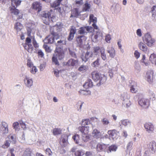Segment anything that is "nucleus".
Wrapping results in <instances>:
<instances>
[{
	"instance_id": "47",
	"label": "nucleus",
	"mask_w": 156,
	"mask_h": 156,
	"mask_svg": "<svg viewBox=\"0 0 156 156\" xmlns=\"http://www.w3.org/2000/svg\"><path fill=\"white\" fill-rule=\"evenodd\" d=\"M101 48L99 47H94V49L93 52L96 55H97L99 53V51L100 52Z\"/></svg>"
},
{
	"instance_id": "5",
	"label": "nucleus",
	"mask_w": 156,
	"mask_h": 156,
	"mask_svg": "<svg viewBox=\"0 0 156 156\" xmlns=\"http://www.w3.org/2000/svg\"><path fill=\"white\" fill-rule=\"evenodd\" d=\"M143 40L144 43L150 47L153 46L155 42V40L152 38L150 34L148 33L144 35L143 37Z\"/></svg>"
},
{
	"instance_id": "49",
	"label": "nucleus",
	"mask_w": 156,
	"mask_h": 156,
	"mask_svg": "<svg viewBox=\"0 0 156 156\" xmlns=\"http://www.w3.org/2000/svg\"><path fill=\"white\" fill-rule=\"evenodd\" d=\"M83 102H82V101H79L77 103L76 106V107L78 108V110H81V107L82 105L83 104Z\"/></svg>"
},
{
	"instance_id": "19",
	"label": "nucleus",
	"mask_w": 156,
	"mask_h": 156,
	"mask_svg": "<svg viewBox=\"0 0 156 156\" xmlns=\"http://www.w3.org/2000/svg\"><path fill=\"white\" fill-rule=\"evenodd\" d=\"M94 35V37L92 38V41L94 42H96L99 39L102 37V34L100 31H96V32L92 34V36Z\"/></svg>"
},
{
	"instance_id": "28",
	"label": "nucleus",
	"mask_w": 156,
	"mask_h": 156,
	"mask_svg": "<svg viewBox=\"0 0 156 156\" xmlns=\"http://www.w3.org/2000/svg\"><path fill=\"white\" fill-rule=\"evenodd\" d=\"M93 86V82L90 79H88L83 85V87L86 88L91 87Z\"/></svg>"
},
{
	"instance_id": "55",
	"label": "nucleus",
	"mask_w": 156,
	"mask_h": 156,
	"mask_svg": "<svg viewBox=\"0 0 156 156\" xmlns=\"http://www.w3.org/2000/svg\"><path fill=\"white\" fill-rule=\"evenodd\" d=\"M130 90L132 93H136L137 91V89L134 88V86H132L130 87Z\"/></svg>"
},
{
	"instance_id": "32",
	"label": "nucleus",
	"mask_w": 156,
	"mask_h": 156,
	"mask_svg": "<svg viewBox=\"0 0 156 156\" xmlns=\"http://www.w3.org/2000/svg\"><path fill=\"white\" fill-rule=\"evenodd\" d=\"M107 52L109 54V55L111 58H114L115 55V51L114 48L112 47L109 50L107 51Z\"/></svg>"
},
{
	"instance_id": "37",
	"label": "nucleus",
	"mask_w": 156,
	"mask_h": 156,
	"mask_svg": "<svg viewBox=\"0 0 156 156\" xmlns=\"http://www.w3.org/2000/svg\"><path fill=\"white\" fill-rule=\"evenodd\" d=\"M79 14L78 9L77 8H74L72 11L71 16L76 17L78 16Z\"/></svg>"
},
{
	"instance_id": "1",
	"label": "nucleus",
	"mask_w": 156,
	"mask_h": 156,
	"mask_svg": "<svg viewBox=\"0 0 156 156\" xmlns=\"http://www.w3.org/2000/svg\"><path fill=\"white\" fill-rule=\"evenodd\" d=\"M60 27L57 25H55L53 27H50V31L52 35L48 36L44 39L45 43L52 44L55 42V39L56 40L59 38V35L56 32V31L58 32L60 31L61 30Z\"/></svg>"
},
{
	"instance_id": "12",
	"label": "nucleus",
	"mask_w": 156,
	"mask_h": 156,
	"mask_svg": "<svg viewBox=\"0 0 156 156\" xmlns=\"http://www.w3.org/2000/svg\"><path fill=\"white\" fill-rule=\"evenodd\" d=\"M59 143L61 146L64 147L67 146L69 144L68 137L67 136H62L60 139Z\"/></svg>"
},
{
	"instance_id": "23",
	"label": "nucleus",
	"mask_w": 156,
	"mask_h": 156,
	"mask_svg": "<svg viewBox=\"0 0 156 156\" xmlns=\"http://www.w3.org/2000/svg\"><path fill=\"white\" fill-rule=\"evenodd\" d=\"M89 127L88 126H82L79 127L78 129L83 134H87L89 132Z\"/></svg>"
},
{
	"instance_id": "41",
	"label": "nucleus",
	"mask_w": 156,
	"mask_h": 156,
	"mask_svg": "<svg viewBox=\"0 0 156 156\" xmlns=\"http://www.w3.org/2000/svg\"><path fill=\"white\" fill-rule=\"evenodd\" d=\"M73 139L76 144H79L80 140L79 136L78 134H76L73 136Z\"/></svg>"
},
{
	"instance_id": "2",
	"label": "nucleus",
	"mask_w": 156,
	"mask_h": 156,
	"mask_svg": "<svg viewBox=\"0 0 156 156\" xmlns=\"http://www.w3.org/2000/svg\"><path fill=\"white\" fill-rule=\"evenodd\" d=\"M41 16L45 18V19L43 20L44 23L46 25H49L50 20L54 22L56 20L55 13L52 10H50L47 12L45 11L42 12Z\"/></svg>"
},
{
	"instance_id": "39",
	"label": "nucleus",
	"mask_w": 156,
	"mask_h": 156,
	"mask_svg": "<svg viewBox=\"0 0 156 156\" xmlns=\"http://www.w3.org/2000/svg\"><path fill=\"white\" fill-rule=\"evenodd\" d=\"M33 66V64L30 63V71L31 73L34 74L37 71V70L36 67Z\"/></svg>"
},
{
	"instance_id": "11",
	"label": "nucleus",
	"mask_w": 156,
	"mask_h": 156,
	"mask_svg": "<svg viewBox=\"0 0 156 156\" xmlns=\"http://www.w3.org/2000/svg\"><path fill=\"white\" fill-rule=\"evenodd\" d=\"M16 7H12L9 8L10 10L11 13H13L15 15H18L17 20L22 19L23 17V14L20 13V11L16 9Z\"/></svg>"
},
{
	"instance_id": "59",
	"label": "nucleus",
	"mask_w": 156,
	"mask_h": 156,
	"mask_svg": "<svg viewBox=\"0 0 156 156\" xmlns=\"http://www.w3.org/2000/svg\"><path fill=\"white\" fill-rule=\"evenodd\" d=\"M105 41L108 43H110V41L111 39V36L109 34H108L105 36Z\"/></svg>"
},
{
	"instance_id": "51",
	"label": "nucleus",
	"mask_w": 156,
	"mask_h": 156,
	"mask_svg": "<svg viewBox=\"0 0 156 156\" xmlns=\"http://www.w3.org/2000/svg\"><path fill=\"white\" fill-rule=\"evenodd\" d=\"M8 137L9 139H10L12 140V142L14 144H15L16 142V136H12L11 134H10L8 136Z\"/></svg>"
},
{
	"instance_id": "15",
	"label": "nucleus",
	"mask_w": 156,
	"mask_h": 156,
	"mask_svg": "<svg viewBox=\"0 0 156 156\" xmlns=\"http://www.w3.org/2000/svg\"><path fill=\"white\" fill-rule=\"evenodd\" d=\"M108 133L109 137L112 138V139H116L119 137V132L115 129L109 130L108 131Z\"/></svg>"
},
{
	"instance_id": "25",
	"label": "nucleus",
	"mask_w": 156,
	"mask_h": 156,
	"mask_svg": "<svg viewBox=\"0 0 156 156\" xmlns=\"http://www.w3.org/2000/svg\"><path fill=\"white\" fill-rule=\"evenodd\" d=\"M63 0H56L52 3L51 4V7L54 8L55 9L58 8L59 6L60 5L62 1Z\"/></svg>"
},
{
	"instance_id": "64",
	"label": "nucleus",
	"mask_w": 156,
	"mask_h": 156,
	"mask_svg": "<svg viewBox=\"0 0 156 156\" xmlns=\"http://www.w3.org/2000/svg\"><path fill=\"white\" fill-rule=\"evenodd\" d=\"M69 53L70 55L73 57H74V58H76V54L73 51H71L70 50L69 51Z\"/></svg>"
},
{
	"instance_id": "53",
	"label": "nucleus",
	"mask_w": 156,
	"mask_h": 156,
	"mask_svg": "<svg viewBox=\"0 0 156 156\" xmlns=\"http://www.w3.org/2000/svg\"><path fill=\"white\" fill-rule=\"evenodd\" d=\"M151 12L152 13V16L156 15V6H153L151 9Z\"/></svg>"
},
{
	"instance_id": "17",
	"label": "nucleus",
	"mask_w": 156,
	"mask_h": 156,
	"mask_svg": "<svg viewBox=\"0 0 156 156\" xmlns=\"http://www.w3.org/2000/svg\"><path fill=\"white\" fill-rule=\"evenodd\" d=\"M154 73L153 70H150L147 71L146 75L147 81L149 83L153 82L154 78Z\"/></svg>"
},
{
	"instance_id": "50",
	"label": "nucleus",
	"mask_w": 156,
	"mask_h": 156,
	"mask_svg": "<svg viewBox=\"0 0 156 156\" xmlns=\"http://www.w3.org/2000/svg\"><path fill=\"white\" fill-rule=\"evenodd\" d=\"M99 59L98 58L95 61L92 63V66L93 67H95L99 65Z\"/></svg>"
},
{
	"instance_id": "27",
	"label": "nucleus",
	"mask_w": 156,
	"mask_h": 156,
	"mask_svg": "<svg viewBox=\"0 0 156 156\" xmlns=\"http://www.w3.org/2000/svg\"><path fill=\"white\" fill-rule=\"evenodd\" d=\"M93 137L96 138H98L101 137V133L100 131L98 129H94L92 133Z\"/></svg>"
},
{
	"instance_id": "56",
	"label": "nucleus",
	"mask_w": 156,
	"mask_h": 156,
	"mask_svg": "<svg viewBox=\"0 0 156 156\" xmlns=\"http://www.w3.org/2000/svg\"><path fill=\"white\" fill-rule=\"evenodd\" d=\"M130 123L129 121L127 119L123 120L122 121V124L125 126L127 125Z\"/></svg>"
},
{
	"instance_id": "26",
	"label": "nucleus",
	"mask_w": 156,
	"mask_h": 156,
	"mask_svg": "<svg viewBox=\"0 0 156 156\" xmlns=\"http://www.w3.org/2000/svg\"><path fill=\"white\" fill-rule=\"evenodd\" d=\"M23 27V25L20 22H17L14 24V28L17 33L20 31Z\"/></svg>"
},
{
	"instance_id": "40",
	"label": "nucleus",
	"mask_w": 156,
	"mask_h": 156,
	"mask_svg": "<svg viewBox=\"0 0 156 156\" xmlns=\"http://www.w3.org/2000/svg\"><path fill=\"white\" fill-rule=\"evenodd\" d=\"M11 141L9 140H6L2 146V147L3 148L5 149L8 148L10 146Z\"/></svg>"
},
{
	"instance_id": "34",
	"label": "nucleus",
	"mask_w": 156,
	"mask_h": 156,
	"mask_svg": "<svg viewBox=\"0 0 156 156\" xmlns=\"http://www.w3.org/2000/svg\"><path fill=\"white\" fill-rule=\"evenodd\" d=\"M149 146L151 150L154 152L156 149V143L153 141L151 142L149 144Z\"/></svg>"
},
{
	"instance_id": "60",
	"label": "nucleus",
	"mask_w": 156,
	"mask_h": 156,
	"mask_svg": "<svg viewBox=\"0 0 156 156\" xmlns=\"http://www.w3.org/2000/svg\"><path fill=\"white\" fill-rule=\"evenodd\" d=\"M140 53L137 50H136L134 53V55L136 58L137 59L139 58Z\"/></svg>"
},
{
	"instance_id": "3",
	"label": "nucleus",
	"mask_w": 156,
	"mask_h": 156,
	"mask_svg": "<svg viewBox=\"0 0 156 156\" xmlns=\"http://www.w3.org/2000/svg\"><path fill=\"white\" fill-rule=\"evenodd\" d=\"M55 53L52 58V62L56 65H59V63L57 60V58L59 60H61L64 57V51L62 48H56Z\"/></svg>"
},
{
	"instance_id": "44",
	"label": "nucleus",
	"mask_w": 156,
	"mask_h": 156,
	"mask_svg": "<svg viewBox=\"0 0 156 156\" xmlns=\"http://www.w3.org/2000/svg\"><path fill=\"white\" fill-rule=\"evenodd\" d=\"M87 66L82 65L78 68V70L80 72H84L87 70Z\"/></svg>"
},
{
	"instance_id": "38",
	"label": "nucleus",
	"mask_w": 156,
	"mask_h": 156,
	"mask_svg": "<svg viewBox=\"0 0 156 156\" xmlns=\"http://www.w3.org/2000/svg\"><path fill=\"white\" fill-rule=\"evenodd\" d=\"M21 2V1L19 0H14L13 2H11V5L13 7H15V5L16 6V7H17L20 4Z\"/></svg>"
},
{
	"instance_id": "46",
	"label": "nucleus",
	"mask_w": 156,
	"mask_h": 156,
	"mask_svg": "<svg viewBox=\"0 0 156 156\" xmlns=\"http://www.w3.org/2000/svg\"><path fill=\"white\" fill-rule=\"evenodd\" d=\"M90 123V121L89 119H86L83 120L82 121V125L84 126L88 125Z\"/></svg>"
},
{
	"instance_id": "63",
	"label": "nucleus",
	"mask_w": 156,
	"mask_h": 156,
	"mask_svg": "<svg viewBox=\"0 0 156 156\" xmlns=\"http://www.w3.org/2000/svg\"><path fill=\"white\" fill-rule=\"evenodd\" d=\"M56 9L58 10V12L61 14L64 12L63 9L61 7H58V8Z\"/></svg>"
},
{
	"instance_id": "4",
	"label": "nucleus",
	"mask_w": 156,
	"mask_h": 156,
	"mask_svg": "<svg viewBox=\"0 0 156 156\" xmlns=\"http://www.w3.org/2000/svg\"><path fill=\"white\" fill-rule=\"evenodd\" d=\"M92 78L94 81H97L99 80V84H97L98 86L103 83L107 80V77L104 75H101L96 71H93L91 74Z\"/></svg>"
},
{
	"instance_id": "24",
	"label": "nucleus",
	"mask_w": 156,
	"mask_h": 156,
	"mask_svg": "<svg viewBox=\"0 0 156 156\" xmlns=\"http://www.w3.org/2000/svg\"><path fill=\"white\" fill-rule=\"evenodd\" d=\"M139 48L143 51L146 52L148 50V48L144 43L141 41L138 44Z\"/></svg>"
},
{
	"instance_id": "9",
	"label": "nucleus",
	"mask_w": 156,
	"mask_h": 156,
	"mask_svg": "<svg viewBox=\"0 0 156 156\" xmlns=\"http://www.w3.org/2000/svg\"><path fill=\"white\" fill-rule=\"evenodd\" d=\"M93 56V52L87 51L85 53H82L81 56V58L83 61L86 62L88 61L90 58L92 57Z\"/></svg>"
},
{
	"instance_id": "7",
	"label": "nucleus",
	"mask_w": 156,
	"mask_h": 156,
	"mask_svg": "<svg viewBox=\"0 0 156 156\" xmlns=\"http://www.w3.org/2000/svg\"><path fill=\"white\" fill-rule=\"evenodd\" d=\"M93 27H91L85 26L80 27L78 31V34H85L88 32H91Z\"/></svg>"
},
{
	"instance_id": "35",
	"label": "nucleus",
	"mask_w": 156,
	"mask_h": 156,
	"mask_svg": "<svg viewBox=\"0 0 156 156\" xmlns=\"http://www.w3.org/2000/svg\"><path fill=\"white\" fill-rule=\"evenodd\" d=\"M149 60L153 64H156V55L153 54H151L149 58Z\"/></svg>"
},
{
	"instance_id": "48",
	"label": "nucleus",
	"mask_w": 156,
	"mask_h": 156,
	"mask_svg": "<svg viewBox=\"0 0 156 156\" xmlns=\"http://www.w3.org/2000/svg\"><path fill=\"white\" fill-rule=\"evenodd\" d=\"M37 53L39 57H40L41 58L44 57V54L41 50H38Z\"/></svg>"
},
{
	"instance_id": "22",
	"label": "nucleus",
	"mask_w": 156,
	"mask_h": 156,
	"mask_svg": "<svg viewBox=\"0 0 156 156\" xmlns=\"http://www.w3.org/2000/svg\"><path fill=\"white\" fill-rule=\"evenodd\" d=\"M89 19L91 22L93 23L92 26L95 29H98V27L96 25L97 22V18L96 17H94L93 14H90L89 17Z\"/></svg>"
},
{
	"instance_id": "31",
	"label": "nucleus",
	"mask_w": 156,
	"mask_h": 156,
	"mask_svg": "<svg viewBox=\"0 0 156 156\" xmlns=\"http://www.w3.org/2000/svg\"><path fill=\"white\" fill-rule=\"evenodd\" d=\"M23 46L25 49L29 52V37H28L27 38L26 43L23 44Z\"/></svg>"
},
{
	"instance_id": "52",
	"label": "nucleus",
	"mask_w": 156,
	"mask_h": 156,
	"mask_svg": "<svg viewBox=\"0 0 156 156\" xmlns=\"http://www.w3.org/2000/svg\"><path fill=\"white\" fill-rule=\"evenodd\" d=\"M101 122L104 125H107L109 123L108 120L105 118L103 119Z\"/></svg>"
},
{
	"instance_id": "21",
	"label": "nucleus",
	"mask_w": 156,
	"mask_h": 156,
	"mask_svg": "<svg viewBox=\"0 0 156 156\" xmlns=\"http://www.w3.org/2000/svg\"><path fill=\"white\" fill-rule=\"evenodd\" d=\"M78 60H75L71 58L69 59L67 62L66 65L69 66H76L78 64Z\"/></svg>"
},
{
	"instance_id": "8",
	"label": "nucleus",
	"mask_w": 156,
	"mask_h": 156,
	"mask_svg": "<svg viewBox=\"0 0 156 156\" xmlns=\"http://www.w3.org/2000/svg\"><path fill=\"white\" fill-rule=\"evenodd\" d=\"M87 39V37L84 35H78L76 38V41L77 45L80 47H81L84 44Z\"/></svg>"
},
{
	"instance_id": "14",
	"label": "nucleus",
	"mask_w": 156,
	"mask_h": 156,
	"mask_svg": "<svg viewBox=\"0 0 156 156\" xmlns=\"http://www.w3.org/2000/svg\"><path fill=\"white\" fill-rule=\"evenodd\" d=\"M76 31V27L74 26H71L70 29L69 34L68 37V40L69 41H71L73 39Z\"/></svg>"
},
{
	"instance_id": "6",
	"label": "nucleus",
	"mask_w": 156,
	"mask_h": 156,
	"mask_svg": "<svg viewBox=\"0 0 156 156\" xmlns=\"http://www.w3.org/2000/svg\"><path fill=\"white\" fill-rule=\"evenodd\" d=\"M150 101L149 100L143 98L140 100L138 101L139 105L144 108H147L150 105Z\"/></svg>"
},
{
	"instance_id": "61",
	"label": "nucleus",
	"mask_w": 156,
	"mask_h": 156,
	"mask_svg": "<svg viewBox=\"0 0 156 156\" xmlns=\"http://www.w3.org/2000/svg\"><path fill=\"white\" fill-rule=\"evenodd\" d=\"M33 43L34 46L36 48H37L38 47V44L37 43V42L35 40L34 38H33Z\"/></svg>"
},
{
	"instance_id": "43",
	"label": "nucleus",
	"mask_w": 156,
	"mask_h": 156,
	"mask_svg": "<svg viewBox=\"0 0 156 156\" xmlns=\"http://www.w3.org/2000/svg\"><path fill=\"white\" fill-rule=\"evenodd\" d=\"M83 0H76L75 1V5L77 7H79L83 4Z\"/></svg>"
},
{
	"instance_id": "58",
	"label": "nucleus",
	"mask_w": 156,
	"mask_h": 156,
	"mask_svg": "<svg viewBox=\"0 0 156 156\" xmlns=\"http://www.w3.org/2000/svg\"><path fill=\"white\" fill-rule=\"evenodd\" d=\"M19 124L18 122H16L13 123L12 126L13 128L15 129L16 130H17L18 127L19 126Z\"/></svg>"
},
{
	"instance_id": "29",
	"label": "nucleus",
	"mask_w": 156,
	"mask_h": 156,
	"mask_svg": "<svg viewBox=\"0 0 156 156\" xmlns=\"http://www.w3.org/2000/svg\"><path fill=\"white\" fill-rule=\"evenodd\" d=\"M52 133L55 136L60 135L62 133V129L59 128H54L53 129Z\"/></svg>"
},
{
	"instance_id": "13",
	"label": "nucleus",
	"mask_w": 156,
	"mask_h": 156,
	"mask_svg": "<svg viewBox=\"0 0 156 156\" xmlns=\"http://www.w3.org/2000/svg\"><path fill=\"white\" fill-rule=\"evenodd\" d=\"M0 132L2 135H4L8 133V125L5 122H2V126H0Z\"/></svg>"
},
{
	"instance_id": "45",
	"label": "nucleus",
	"mask_w": 156,
	"mask_h": 156,
	"mask_svg": "<svg viewBox=\"0 0 156 156\" xmlns=\"http://www.w3.org/2000/svg\"><path fill=\"white\" fill-rule=\"evenodd\" d=\"M145 59L146 57L145 55H143L141 61L143 63H144L146 66H148L149 65L150 63L148 61L146 62L145 61Z\"/></svg>"
},
{
	"instance_id": "62",
	"label": "nucleus",
	"mask_w": 156,
	"mask_h": 156,
	"mask_svg": "<svg viewBox=\"0 0 156 156\" xmlns=\"http://www.w3.org/2000/svg\"><path fill=\"white\" fill-rule=\"evenodd\" d=\"M80 92V94L84 95H87L88 94V91L84 90H81Z\"/></svg>"
},
{
	"instance_id": "57",
	"label": "nucleus",
	"mask_w": 156,
	"mask_h": 156,
	"mask_svg": "<svg viewBox=\"0 0 156 156\" xmlns=\"http://www.w3.org/2000/svg\"><path fill=\"white\" fill-rule=\"evenodd\" d=\"M149 96L150 97V99H151L152 100H155V95L153 92H150L149 93Z\"/></svg>"
},
{
	"instance_id": "30",
	"label": "nucleus",
	"mask_w": 156,
	"mask_h": 156,
	"mask_svg": "<svg viewBox=\"0 0 156 156\" xmlns=\"http://www.w3.org/2000/svg\"><path fill=\"white\" fill-rule=\"evenodd\" d=\"M90 8V5L86 2L83 5L82 9L83 12H86L88 11Z\"/></svg>"
},
{
	"instance_id": "18",
	"label": "nucleus",
	"mask_w": 156,
	"mask_h": 156,
	"mask_svg": "<svg viewBox=\"0 0 156 156\" xmlns=\"http://www.w3.org/2000/svg\"><path fill=\"white\" fill-rule=\"evenodd\" d=\"M117 148L118 147L116 145L112 144L108 146L107 145L106 152L108 154L111 153L112 152H115L116 151Z\"/></svg>"
},
{
	"instance_id": "42",
	"label": "nucleus",
	"mask_w": 156,
	"mask_h": 156,
	"mask_svg": "<svg viewBox=\"0 0 156 156\" xmlns=\"http://www.w3.org/2000/svg\"><path fill=\"white\" fill-rule=\"evenodd\" d=\"M90 138V135L88 134H83L82 139L84 142L88 141L89 140Z\"/></svg>"
},
{
	"instance_id": "10",
	"label": "nucleus",
	"mask_w": 156,
	"mask_h": 156,
	"mask_svg": "<svg viewBox=\"0 0 156 156\" xmlns=\"http://www.w3.org/2000/svg\"><path fill=\"white\" fill-rule=\"evenodd\" d=\"M144 127L148 133L154 132L155 129L153 124L151 122H146L144 124Z\"/></svg>"
},
{
	"instance_id": "16",
	"label": "nucleus",
	"mask_w": 156,
	"mask_h": 156,
	"mask_svg": "<svg viewBox=\"0 0 156 156\" xmlns=\"http://www.w3.org/2000/svg\"><path fill=\"white\" fill-rule=\"evenodd\" d=\"M42 5L40 2H34L32 5L31 8L38 12L41 10Z\"/></svg>"
},
{
	"instance_id": "54",
	"label": "nucleus",
	"mask_w": 156,
	"mask_h": 156,
	"mask_svg": "<svg viewBox=\"0 0 156 156\" xmlns=\"http://www.w3.org/2000/svg\"><path fill=\"white\" fill-rule=\"evenodd\" d=\"M43 48L45 49L46 52H50V49L49 47H48L46 44H44L43 46Z\"/></svg>"
},
{
	"instance_id": "20",
	"label": "nucleus",
	"mask_w": 156,
	"mask_h": 156,
	"mask_svg": "<svg viewBox=\"0 0 156 156\" xmlns=\"http://www.w3.org/2000/svg\"><path fill=\"white\" fill-rule=\"evenodd\" d=\"M107 145L104 144L98 143L97 145L96 150L99 152L103 151L105 150L106 149Z\"/></svg>"
},
{
	"instance_id": "33",
	"label": "nucleus",
	"mask_w": 156,
	"mask_h": 156,
	"mask_svg": "<svg viewBox=\"0 0 156 156\" xmlns=\"http://www.w3.org/2000/svg\"><path fill=\"white\" fill-rule=\"evenodd\" d=\"M100 53L101 54V57L104 60L107 59V57L106 54L105 53V49L103 47L101 48Z\"/></svg>"
},
{
	"instance_id": "36",
	"label": "nucleus",
	"mask_w": 156,
	"mask_h": 156,
	"mask_svg": "<svg viewBox=\"0 0 156 156\" xmlns=\"http://www.w3.org/2000/svg\"><path fill=\"white\" fill-rule=\"evenodd\" d=\"M85 154L84 151L82 150H79L76 151L74 155L76 156H83Z\"/></svg>"
}]
</instances>
